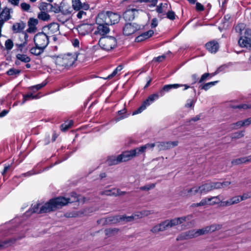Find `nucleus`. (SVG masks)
Wrapping results in <instances>:
<instances>
[{
  "label": "nucleus",
  "mask_w": 251,
  "mask_h": 251,
  "mask_svg": "<svg viewBox=\"0 0 251 251\" xmlns=\"http://www.w3.org/2000/svg\"><path fill=\"white\" fill-rule=\"evenodd\" d=\"M167 17L171 20H174L175 19L176 14L173 11H169L167 13Z\"/></svg>",
  "instance_id": "680f3d73"
},
{
  "label": "nucleus",
  "mask_w": 251,
  "mask_h": 251,
  "mask_svg": "<svg viewBox=\"0 0 251 251\" xmlns=\"http://www.w3.org/2000/svg\"><path fill=\"white\" fill-rule=\"evenodd\" d=\"M46 83H42L41 84H39L32 86L30 89H31V90H32L33 91H34L35 89L36 91H37V90L41 89L44 86H45L46 85Z\"/></svg>",
  "instance_id": "e2e57ef3"
},
{
  "label": "nucleus",
  "mask_w": 251,
  "mask_h": 251,
  "mask_svg": "<svg viewBox=\"0 0 251 251\" xmlns=\"http://www.w3.org/2000/svg\"><path fill=\"white\" fill-rule=\"evenodd\" d=\"M155 146H156V143H148L140 147L137 148L138 149V152L139 154L144 153L146 150L147 149H152Z\"/></svg>",
  "instance_id": "c85d7f7f"
},
{
  "label": "nucleus",
  "mask_w": 251,
  "mask_h": 251,
  "mask_svg": "<svg viewBox=\"0 0 251 251\" xmlns=\"http://www.w3.org/2000/svg\"><path fill=\"white\" fill-rule=\"evenodd\" d=\"M178 144V142L177 141L161 142H156V147L159 151L166 150L177 146Z\"/></svg>",
  "instance_id": "6e6552de"
},
{
  "label": "nucleus",
  "mask_w": 251,
  "mask_h": 251,
  "mask_svg": "<svg viewBox=\"0 0 251 251\" xmlns=\"http://www.w3.org/2000/svg\"><path fill=\"white\" fill-rule=\"evenodd\" d=\"M21 238L22 237L12 238L5 240L0 241V250H2L12 246L15 244L17 240H20Z\"/></svg>",
  "instance_id": "2eb2a0df"
},
{
  "label": "nucleus",
  "mask_w": 251,
  "mask_h": 251,
  "mask_svg": "<svg viewBox=\"0 0 251 251\" xmlns=\"http://www.w3.org/2000/svg\"><path fill=\"white\" fill-rule=\"evenodd\" d=\"M205 47L210 52L216 53L219 49V45L217 41L213 40L207 43Z\"/></svg>",
  "instance_id": "dca6fc26"
},
{
  "label": "nucleus",
  "mask_w": 251,
  "mask_h": 251,
  "mask_svg": "<svg viewBox=\"0 0 251 251\" xmlns=\"http://www.w3.org/2000/svg\"><path fill=\"white\" fill-rule=\"evenodd\" d=\"M151 213V211L149 210H143L137 215V216L139 218H142L143 217L147 216L150 215Z\"/></svg>",
  "instance_id": "6e6d98bb"
},
{
  "label": "nucleus",
  "mask_w": 251,
  "mask_h": 251,
  "mask_svg": "<svg viewBox=\"0 0 251 251\" xmlns=\"http://www.w3.org/2000/svg\"><path fill=\"white\" fill-rule=\"evenodd\" d=\"M155 187V184L152 183L149 185L141 187L140 189L143 191H148L151 189H153Z\"/></svg>",
  "instance_id": "5fc2aeb1"
},
{
  "label": "nucleus",
  "mask_w": 251,
  "mask_h": 251,
  "mask_svg": "<svg viewBox=\"0 0 251 251\" xmlns=\"http://www.w3.org/2000/svg\"><path fill=\"white\" fill-rule=\"evenodd\" d=\"M241 201L240 196H235L232 197L229 200L223 202V204L224 206H229L231 205H233L234 204H237Z\"/></svg>",
  "instance_id": "393cba45"
},
{
  "label": "nucleus",
  "mask_w": 251,
  "mask_h": 251,
  "mask_svg": "<svg viewBox=\"0 0 251 251\" xmlns=\"http://www.w3.org/2000/svg\"><path fill=\"white\" fill-rule=\"evenodd\" d=\"M77 30L80 35L84 36L92 31V25L88 24H81L77 26Z\"/></svg>",
  "instance_id": "9b49d317"
},
{
  "label": "nucleus",
  "mask_w": 251,
  "mask_h": 251,
  "mask_svg": "<svg viewBox=\"0 0 251 251\" xmlns=\"http://www.w3.org/2000/svg\"><path fill=\"white\" fill-rule=\"evenodd\" d=\"M211 186L210 182H207L200 186L201 195L206 194L211 191Z\"/></svg>",
  "instance_id": "bb28decb"
},
{
  "label": "nucleus",
  "mask_w": 251,
  "mask_h": 251,
  "mask_svg": "<svg viewBox=\"0 0 251 251\" xmlns=\"http://www.w3.org/2000/svg\"><path fill=\"white\" fill-rule=\"evenodd\" d=\"M159 96H160L158 94H153L151 95L145 101H144L143 103L147 107L153 102L154 100H157Z\"/></svg>",
  "instance_id": "a878e982"
},
{
  "label": "nucleus",
  "mask_w": 251,
  "mask_h": 251,
  "mask_svg": "<svg viewBox=\"0 0 251 251\" xmlns=\"http://www.w3.org/2000/svg\"><path fill=\"white\" fill-rule=\"evenodd\" d=\"M203 200H206V205H213L221 202L219 196L205 198Z\"/></svg>",
  "instance_id": "b1692460"
},
{
  "label": "nucleus",
  "mask_w": 251,
  "mask_h": 251,
  "mask_svg": "<svg viewBox=\"0 0 251 251\" xmlns=\"http://www.w3.org/2000/svg\"><path fill=\"white\" fill-rule=\"evenodd\" d=\"M232 108L234 109H250L251 108V104H239L238 105H235V106H232Z\"/></svg>",
  "instance_id": "de8ad7c7"
},
{
  "label": "nucleus",
  "mask_w": 251,
  "mask_h": 251,
  "mask_svg": "<svg viewBox=\"0 0 251 251\" xmlns=\"http://www.w3.org/2000/svg\"><path fill=\"white\" fill-rule=\"evenodd\" d=\"M244 131H240L234 133L231 135V138L232 139H239L244 136Z\"/></svg>",
  "instance_id": "3c124183"
},
{
  "label": "nucleus",
  "mask_w": 251,
  "mask_h": 251,
  "mask_svg": "<svg viewBox=\"0 0 251 251\" xmlns=\"http://www.w3.org/2000/svg\"><path fill=\"white\" fill-rule=\"evenodd\" d=\"M238 44L242 48L251 50V40L241 36L238 40Z\"/></svg>",
  "instance_id": "412c9836"
},
{
  "label": "nucleus",
  "mask_w": 251,
  "mask_h": 251,
  "mask_svg": "<svg viewBox=\"0 0 251 251\" xmlns=\"http://www.w3.org/2000/svg\"><path fill=\"white\" fill-rule=\"evenodd\" d=\"M120 222V216L109 217L105 219L104 223L106 224H116Z\"/></svg>",
  "instance_id": "7c9ffc66"
},
{
  "label": "nucleus",
  "mask_w": 251,
  "mask_h": 251,
  "mask_svg": "<svg viewBox=\"0 0 251 251\" xmlns=\"http://www.w3.org/2000/svg\"><path fill=\"white\" fill-rule=\"evenodd\" d=\"M20 70L13 68L9 69L6 73L9 75H13L16 77L20 74Z\"/></svg>",
  "instance_id": "c03bdc74"
},
{
  "label": "nucleus",
  "mask_w": 251,
  "mask_h": 251,
  "mask_svg": "<svg viewBox=\"0 0 251 251\" xmlns=\"http://www.w3.org/2000/svg\"><path fill=\"white\" fill-rule=\"evenodd\" d=\"M139 155L140 154L138 152V149L136 148L130 151H125L119 155L122 162L130 160L133 157Z\"/></svg>",
  "instance_id": "0eeeda50"
},
{
  "label": "nucleus",
  "mask_w": 251,
  "mask_h": 251,
  "mask_svg": "<svg viewBox=\"0 0 251 251\" xmlns=\"http://www.w3.org/2000/svg\"><path fill=\"white\" fill-rule=\"evenodd\" d=\"M195 238L194 229L189 230L181 233L177 238V240H184Z\"/></svg>",
  "instance_id": "f3484780"
},
{
  "label": "nucleus",
  "mask_w": 251,
  "mask_h": 251,
  "mask_svg": "<svg viewBox=\"0 0 251 251\" xmlns=\"http://www.w3.org/2000/svg\"><path fill=\"white\" fill-rule=\"evenodd\" d=\"M108 25H98V27L96 30L95 31L94 34L95 35H100L102 37L105 36L110 31Z\"/></svg>",
  "instance_id": "ddd939ff"
},
{
  "label": "nucleus",
  "mask_w": 251,
  "mask_h": 251,
  "mask_svg": "<svg viewBox=\"0 0 251 251\" xmlns=\"http://www.w3.org/2000/svg\"><path fill=\"white\" fill-rule=\"evenodd\" d=\"M38 24V19L33 18H29L27 23L28 28L26 29V31L30 33H35L37 30L36 25Z\"/></svg>",
  "instance_id": "4468645a"
},
{
  "label": "nucleus",
  "mask_w": 251,
  "mask_h": 251,
  "mask_svg": "<svg viewBox=\"0 0 251 251\" xmlns=\"http://www.w3.org/2000/svg\"><path fill=\"white\" fill-rule=\"evenodd\" d=\"M26 26V24L23 21L15 23L12 27L14 33H20L23 31Z\"/></svg>",
  "instance_id": "6ab92c4d"
},
{
  "label": "nucleus",
  "mask_w": 251,
  "mask_h": 251,
  "mask_svg": "<svg viewBox=\"0 0 251 251\" xmlns=\"http://www.w3.org/2000/svg\"><path fill=\"white\" fill-rule=\"evenodd\" d=\"M44 49L41 47L35 46V47L32 48L30 50V53L33 55L38 56L40 55L44 52Z\"/></svg>",
  "instance_id": "2f4dec72"
},
{
  "label": "nucleus",
  "mask_w": 251,
  "mask_h": 251,
  "mask_svg": "<svg viewBox=\"0 0 251 251\" xmlns=\"http://www.w3.org/2000/svg\"><path fill=\"white\" fill-rule=\"evenodd\" d=\"M121 162V160H120L119 155H118L117 156H109L106 160V163L109 166L116 165Z\"/></svg>",
  "instance_id": "cd10ccee"
},
{
  "label": "nucleus",
  "mask_w": 251,
  "mask_h": 251,
  "mask_svg": "<svg viewBox=\"0 0 251 251\" xmlns=\"http://www.w3.org/2000/svg\"><path fill=\"white\" fill-rule=\"evenodd\" d=\"M108 11H103L100 13L96 20L97 25H109Z\"/></svg>",
  "instance_id": "9d476101"
},
{
  "label": "nucleus",
  "mask_w": 251,
  "mask_h": 251,
  "mask_svg": "<svg viewBox=\"0 0 251 251\" xmlns=\"http://www.w3.org/2000/svg\"><path fill=\"white\" fill-rule=\"evenodd\" d=\"M167 4L166 3H165L163 5L162 3H160L159 5L157 6L156 8V11L158 13H162L163 12V7H165V6H167Z\"/></svg>",
  "instance_id": "69168bd1"
},
{
  "label": "nucleus",
  "mask_w": 251,
  "mask_h": 251,
  "mask_svg": "<svg viewBox=\"0 0 251 251\" xmlns=\"http://www.w3.org/2000/svg\"><path fill=\"white\" fill-rule=\"evenodd\" d=\"M134 217L133 216H126V215L120 216V222L126 221L130 222L133 219Z\"/></svg>",
  "instance_id": "603ef678"
},
{
  "label": "nucleus",
  "mask_w": 251,
  "mask_h": 251,
  "mask_svg": "<svg viewBox=\"0 0 251 251\" xmlns=\"http://www.w3.org/2000/svg\"><path fill=\"white\" fill-rule=\"evenodd\" d=\"M200 188V186H195L193 187L190 189H188L186 190L187 194L191 196H194L197 194H199L201 195V191Z\"/></svg>",
  "instance_id": "473e14b6"
},
{
  "label": "nucleus",
  "mask_w": 251,
  "mask_h": 251,
  "mask_svg": "<svg viewBox=\"0 0 251 251\" xmlns=\"http://www.w3.org/2000/svg\"><path fill=\"white\" fill-rule=\"evenodd\" d=\"M211 186V191L214 189H219L222 188V185L220 182H211L210 181Z\"/></svg>",
  "instance_id": "49530a36"
},
{
  "label": "nucleus",
  "mask_w": 251,
  "mask_h": 251,
  "mask_svg": "<svg viewBox=\"0 0 251 251\" xmlns=\"http://www.w3.org/2000/svg\"><path fill=\"white\" fill-rule=\"evenodd\" d=\"M146 108L147 106L142 103V105L137 110L133 112L132 115H134L141 113L143 111L146 109Z\"/></svg>",
  "instance_id": "8fccbe9b"
},
{
  "label": "nucleus",
  "mask_w": 251,
  "mask_h": 251,
  "mask_svg": "<svg viewBox=\"0 0 251 251\" xmlns=\"http://www.w3.org/2000/svg\"><path fill=\"white\" fill-rule=\"evenodd\" d=\"M192 217L193 216L192 215H188L186 216L166 220L153 226L151 229V231L153 233L164 231L174 226L180 225L185 222L189 221Z\"/></svg>",
  "instance_id": "f03ea898"
},
{
  "label": "nucleus",
  "mask_w": 251,
  "mask_h": 251,
  "mask_svg": "<svg viewBox=\"0 0 251 251\" xmlns=\"http://www.w3.org/2000/svg\"><path fill=\"white\" fill-rule=\"evenodd\" d=\"M154 32L152 30H150L148 31L145 32L139 35L135 38V41L137 42H139L144 41L145 39H147L150 37L152 36Z\"/></svg>",
  "instance_id": "4be33fe9"
},
{
  "label": "nucleus",
  "mask_w": 251,
  "mask_h": 251,
  "mask_svg": "<svg viewBox=\"0 0 251 251\" xmlns=\"http://www.w3.org/2000/svg\"><path fill=\"white\" fill-rule=\"evenodd\" d=\"M242 37L251 40V29H246L244 32V35L242 36Z\"/></svg>",
  "instance_id": "4d7b16f0"
},
{
  "label": "nucleus",
  "mask_w": 251,
  "mask_h": 251,
  "mask_svg": "<svg viewBox=\"0 0 251 251\" xmlns=\"http://www.w3.org/2000/svg\"><path fill=\"white\" fill-rule=\"evenodd\" d=\"M38 98L39 97L37 95H33L31 93H28L26 95H24L22 104L24 103L27 100H31L34 99H38Z\"/></svg>",
  "instance_id": "f704fd0d"
},
{
  "label": "nucleus",
  "mask_w": 251,
  "mask_h": 251,
  "mask_svg": "<svg viewBox=\"0 0 251 251\" xmlns=\"http://www.w3.org/2000/svg\"><path fill=\"white\" fill-rule=\"evenodd\" d=\"M48 28L51 34L55 33L59 30V25L58 24L53 23L48 25Z\"/></svg>",
  "instance_id": "72a5a7b5"
},
{
  "label": "nucleus",
  "mask_w": 251,
  "mask_h": 251,
  "mask_svg": "<svg viewBox=\"0 0 251 251\" xmlns=\"http://www.w3.org/2000/svg\"><path fill=\"white\" fill-rule=\"evenodd\" d=\"M139 11H142V10L135 8L127 9L124 13L123 17L126 21H132L136 16H138Z\"/></svg>",
  "instance_id": "1a4fd4ad"
},
{
  "label": "nucleus",
  "mask_w": 251,
  "mask_h": 251,
  "mask_svg": "<svg viewBox=\"0 0 251 251\" xmlns=\"http://www.w3.org/2000/svg\"><path fill=\"white\" fill-rule=\"evenodd\" d=\"M16 58L25 63H28L30 61V58L25 54H18L16 55Z\"/></svg>",
  "instance_id": "c9c22d12"
},
{
  "label": "nucleus",
  "mask_w": 251,
  "mask_h": 251,
  "mask_svg": "<svg viewBox=\"0 0 251 251\" xmlns=\"http://www.w3.org/2000/svg\"><path fill=\"white\" fill-rule=\"evenodd\" d=\"M141 26L136 23H127L123 27V34L126 36L130 35L140 30Z\"/></svg>",
  "instance_id": "423d86ee"
},
{
  "label": "nucleus",
  "mask_w": 251,
  "mask_h": 251,
  "mask_svg": "<svg viewBox=\"0 0 251 251\" xmlns=\"http://www.w3.org/2000/svg\"><path fill=\"white\" fill-rule=\"evenodd\" d=\"M38 18L44 21H49L50 19V16L45 12H40L38 14Z\"/></svg>",
  "instance_id": "58836bf2"
},
{
  "label": "nucleus",
  "mask_w": 251,
  "mask_h": 251,
  "mask_svg": "<svg viewBox=\"0 0 251 251\" xmlns=\"http://www.w3.org/2000/svg\"><path fill=\"white\" fill-rule=\"evenodd\" d=\"M21 7L23 11H28L30 8V6L28 3H26L25 2H23L21 4Z\"/></svg>",
  "instance_id": "13d9d810"
},
{
  "label": "nucleus",
  "mask_w": 251,
  "mask_h": 251,
  "mask_svg": "<svg viewBox=\"0 0 251 251\" xmlns=\"http://www.w3.org/2000/svg\"><path fill=\"white\" fill-rule=\"evenodd\" d=\"M251 198V193H246L243 194V195L240 196L241 201L246 200L248 199Z\"/></svg>",
  "instance_id": "0e129e2a"
},
{
  "label": "nucleus",
  "mask_w": 251,
  "mask_h": 251,
  "mask_svg": "<svg viewBox=\"0 0 251 251\" xmlns=\"http://www.w3.org/2000/svg\"><path fill=\"white\" fill-rule=\"evenodd\" d=\"M221 226H222L220 225H212L209 226H206V228L207 230V233L219 230L221 228Z\"/></svg>",
  "instance_id": "e433bc0d"
},
{
  "label": "nucleus",
  "mask_w": 251,
  "mask_h": 251,
  "mask_svg": "<svg viewBox=\"0 0 251 251\" xmlns=\"http://www.w3.org/2000/svg\"><path fill=\"white\" fill-rule=\"evenodd\" d=\"M118 190L116 188L105 190L100 192L101 195H106L108 196H117Z\"/></svg>",
  "instance_id": "c756f323"
},
{
  "label": "nucleus",
  "mask_w": 251,
  "mask_h": 251,
  "mask_svg": "<svg viewBox=\"0 0 251 251\" xmlns=\"http://www.w3.org/2000/svg\"><path fill=\"white\" fill-rule=\"evenodd\" d=\"M165 58L166 56L165 55H162L154 58L153 61L157 62H162Z\"/></svg>",
  "instance_id": "338daca9"
},
{
  "label": "nucleus",
  "mask_w": 251,
  "mask_h": 251,
  "mask_svg": "<svg viewBox=\"0 0 251 251\" xmlns=\"http://www.w3.org/2000/svg\"><path fill=\"white\" fill-rule=\"evenodd\" d=\"M219 81H211L205 83L201 86V89L204 90L205 91L208 90L210 88L214 86L215 84L218 83Z\"/></svg>",
  "instance_id": "a19ab883"
},
{
  "label": "nucleus",
  "mask_w": 251,
  "mask_h": 251,
  "mask_svg": "<svg viewBox=\"0 0 251 251\" xmlns=\"http://www.w3.org/2000/svg\"><path fill=\"white\" fill-rule=\"evenodd\" d=\"M210 76V74L206 73L203 74L201 77L200 79L199 80V83H201L203 82L204 81L207 80L208 77Z\"/></svg>",
  "instance_id": "bf43d9fd"
},
{
  "label": "nucleus",
  "mask_w": 251,
  "mask_h": 251,
  "mask_svg": "<svg viewBox=\"0 0 251 251\" xmlns=\"http://www.w3.org/2000/svg\"><path fill=\"white\" fill-rule=\"evenodd\" d=\"M251 162V155L246 157L234 159L231 163L233 165H239L242 163Z\"/></svg>",
  "instance_id": "5701e85b"
},
{
  "label": "nucleus",
  "mask_w": 251,
  "mask_h": 251,
  "mask_svg": "<svg viewBox=\"0 0 251 251\" xmlns=\"http://www.w3.org/2000/svg\"><path fill=\"white\" fill-rule=\"evenodd\" d=\"M78 12L77 13L76 16L78 19H81L84 16H85L86 15V13L84 12L83 10H78Z\"/></svg>",
  "instance_id": "774afa93"
},
{
  "label": "nucleus",
  "mask_w": 251,
  "mask_h": 251,
  "mask_svg": "<svg viewBox=\"0 0 251 251\" xmlns=\"http://www.w3.org/2000/svg\"><path fill=\"white\" fill-rule=\"evenodd\" d=\"M81 2L80 0H73L72 6L75 10H79L81 9Z\"/></svg>",
  "instance_id": "37998d69"
},
{
  "label": "nucleus",
  "mask_w": 251,
  "mask_h": 251,
  "mask_svg": "<svg viewBox=\"0 0 251 251\" xmlns=\"http://www.w3.org/2000/svg\"><path fill=\"white\" fill-rule=\"evenodd\" d=\"M11 9L5 7L0 13V25H3L4 23L11 18Z\"/></svg>",
  "instance_id": "f8f14e48"
},
{
  "label": "nucleus",
  "mask_w": 251,
  "mask_h": 251,
  "mask_svg": "<svg viewBox=\"0 0 251 251\" xmlns=\"http://www.w3.org/2000/svg\"><path fill=\"white\" fill-rule=\"evenodd\" d=\"M126 113V109L125 108H124L123 109L118 111V114L119 116V117H116V120H115L116 121L118 122V121H119L126 118V116L125 115Z\"/></svg>",
  "instance_id": "79ce46f5"
},
{
  "label": "nucleus",
  "mask_w": 251,
  "mask_h": 251,
  "mask_svg": "<svg viewBox=\"0 0 251 251\" xmlns=\"http://www.w3.org/2000/svg\"><path fill=\"white\" fill-rule=\"evenodd\" d=\"M181 85L179 84H168L165 85L161 90L159 92V94H160V96H163L165 92H168L170 91L172 89H177L180 87Z\"/></svg>",
  "instance_id": "a211bd4d"
},
{
  "label": "nucleus",
  "mask_w": 251,
  "mask_h": 251,
  "mask_svg": "<svg viewBox=\"0 0 251 251\" xmlns=\"http://www.w3.org/2000/svg\"><path fill=\"white\" fill-rule=\"evenodd\" d=\"M245 29V25L243 23H240L238 24L235 28V30L237 33H238L240 35L242 34L243 30Z\"/></svg>",
  "instance_id": "a18cd8bd"
},
{
  "label": "nucleus",
  "mask_w": 251,
  "mask_h": 251,
  "mask_svg": "<svg viewBox=\"0 0 251 251\" xmlns=\"http://www.w3.org/2000/svg\"><path fill=\"white\" fill-rule=\"evenodd\" d=\"M34 42L35 46L45 49L49 43V37L44 32H39L34 36Z\"/></svg>",
  "instance_id": "39448f33"
},
{
  "label": "nucleus",
  "mask_w": 251,
  "mask_h": 251,
  "mask_svg": "<svg viewBox=\"0 0 251 251\" xmlns=\"http://www.w3.org/2000/svg\"><path fill=\"white\" fill-rule=\"evenodd\" d=\"M75 60L76 57L75 55L68 53L57 57L55 62L58 67H68L72 66Z\"/></svg>",
  "instance_id": "7ed1b4c3"
},
{
  "label": "nucleus",
  "mask_w": 251,
  "mask_h": 251,
  "mask_svg": "<svg viewBox=\"0 0 251 251\" xmlns=\"http://www.w3.org/2000/svg\"><path fill=\"white\" fill-rule=\"evenodd\" d=\"M195 104V101L192 99H188L187 100L186 103L185 104V107L186 108H189L194 107Z\"/></svg>",
  "instance_id": "052dcab7"
},
{
  "label": "nucleus",
  "mask_w": 251,
  "mask_h": 251,
  "mask_svg": "<svg viewBox=\"0 0 251 251\" xmlns=\"http://www.w3.org/2000/svg\"><path fill=\"white\" fill-rule=\"evenodd\" d=\"M78 201L77 194L73 192L72 193L71 198H66L64 197H58L50 199L48 202L42 205H41L39 203H36L32 205L30 211L32 213L40 214L48 213L60 208L69 203H72Z\"/></svg>",
  "instance_id": "f257e3e1"
},
{
  "label": "nucleus",
  "mask_w": 251,
  "mask_h": 251,
  "mask_svg": "<svg viewBox=\"0 0 251 251\" xmlns=\"http://www.w3.org/2000/svg\"><path fill=\"white\" fill-rule=\"evenodd\" d=\"M117 40L113 36H103L101 37L99 41L100 46L104 50H110L117 46Z\"/></svg>",
  "instance_id": "20e7f679"
},
{
  "label": "nucleus",
  "mask_w": 251,
  "mask_h": 251,
  "mask_svg": "<svg viewBox=\"0 0 251 251\" xmlns=\"http://www.w3.org/2000/svg\"><path fill=\"white\" fill-rule=\"evenodd\" d=\"M108 14L109 25L115 24L119 22L121 16L119 14L111 11H108Z\"/></svg>",
  "instance_id": "aec40b11"
},
{
  "label": "nucleus",
  "mask_w": 251,
  "mask_h": 251,
  "mask_svg": "<svg viewBox=\"0 0 251 251\" xmlns=\"http://www.w3.org/2000/svg\"><path fill=\"white\" fill-rule=\"evenodd\" d=\"M231 128L233 129H237L238 128L244 126L243 121H238L231 125Z\"/></svg>",
  "instance_id": "864d4df0"
},
{
  "label": "nucleus",
  "mask_w": 251,
  "mask_h": 251,
  "mask_svg": "<svg viewBox=\"0 0 251 251\" xmlns=\"http://www.w3.org/2000/svg\"><path fill=\"white\" fill-rule=\"evenodd\" d=\"M195 238L204 234H207V230H206V226L201 229H194Z\"/></svg>",
  "instance_id": "4c0bfd02"
},
{
  "label": "nucleus",
  "mask_w": 251,
  "mask_h": 251,
  "mask_svg": "<svg viewBox=\"0 0 251 251\" xmlns=\"http://www.w3.org/2000/svg\"><path fill=\"white\" fill-rule=\"evenodd\" d=\"M13 41L11 39H8L5 42V46L7 50H11L13 48Z\"/></svg>",
  "instance_id": "09e8293b"
},
{
  "label": "nucleus",
  "mask_w": 251,
  "mask_h": 251,
  "mask_svg": "<svg viewBox=\"0 0 251 251\" xmlns=\"http://www.w3.org/2000/svg\"><path fill=\"white\" fill-rule=\"evenodd\" d=\"M119 231V229L117 228H108L104 230L105 235L108 237L112 236L115 233H117Z\"/></svg>",
  "instance_id": "ea45409f"
}]
</instances>
